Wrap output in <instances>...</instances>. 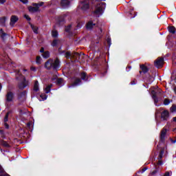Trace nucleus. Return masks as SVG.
<instances>
[{
	"instance_id": "obj_1",
	"label": "nucleus",
	"mask_w": 176,
	"mask_h": 176,
	"mask_svg": "<svg viewBox=\"0 0 176 176\" xmlns=\"http://www.w3.org/2000/svg\"><path fill=\"white\" fill-rule=\"evenodd\" d=\"M58 65H60V61L58 59L55 60L51 59L45 63V67L47 69H52V68L56 69V68H58Z\"/></svg>"
},
{
	"instance_id": "obj_2",
	"label": "nucleus",
	"mask_w": 176,
	"mask_h": 176,
	"mask_svg": "<svg viewBox=\"0 0 176 176\" xmlns=\"http://www.w3.org/2000/svg\"><path fill=\"white\" fill-rule=\"evenodd\" d=\"M43 2H40L38 3H33L32 6L28 7V10L30 13H35V12H39V8L43 6Z\"/></svg>"
},
{
	"instance_id": "obj_3",
	"label": "nucleus",
	"mask_w": 176,
	"mask_h": 176,
	"mask_svg": "<svg viewBox=\"0 0 176 176\" xmlns=\"http://www.w3.org/2000/svg\"><path fill=\"white\" fill-rule=\"evenodd\" d=\"M105 9V3H100L96 6V10L94 11V14L96 17H99L102 14V10Z\"/></svg>"
},
{
	"instance_id": "obj_4",
	"label": "nucleus",
	"mask_w": 176,
	"mask_h": 176,
	"mask_svg": "<svg viewBox=\"0 0 176 176\" xmlns=\"http://www.w3.org/2000/svg\"><path fill=\"white\" fill-rule=\"evenodd\" d=\"M27 85H28V82L25 80L24 77H21V80L19 81V87L20 89H24L27 87Z\"/></svg>"
},
{
	"instance_id": "obj_5",
	"label": "nucleus",
	"mask_w": 176,
	"mask_h": 176,
	"mask_svg": "<svg viewBox=\"0 0 176 176\" xmlns=\"http://www.w3.org/2000/svg\"><path fill=\"white\" fill-rule=\"evenodd\" d=\"M6 100L8 102H12V101L14 100V94L10 91H8L6 94Z\"/></svg>"
},
{
	"instance_id": "obj_6",
	"label": "nucleus",
	"mask_w": 176,
	"mask_h": 176,
	"mask_svg": "<svg viewBox=\"0 0 176 176\" xmlns=\"http://www.w3.org/2000/svg\"><path fill=\"white\" fill-rule=\"evenodd\" d=\"M164 63V60L163 58H160L157 59V60L155 62V65L157 67V68H160V67H162L163 64Z\"/></svg>"
},
{
	"instance_id": "obj_7",
	"label": "nucleus",
	"mask_w": 176,
	"mask_h": 176,
	"mask_svg": "<svg viewBox=\"0 0 176 176\" xmlns=\"http://www.w3.org/2000/svg\"><path fill=\"white\" fill-rule=\"evenodd\" d=\"M80 8L82 9V10H87V8H89V1H84L80 3Z\"/></svg>"
},
{
	"instance_id": "obj_8",
	"label": "nucleus",
	"mask_w": 176,
	"mask_h": 176,
	"mask_svg": "<svg viewBox=\"0 0 176 176\" xmlns=\"http://www.w3.org/2000/svg\"><path fill=\"white\" fill-rule=\"evenodd\" d=\"M19 20V18L16 16H12L10 19V25H14L16 21Z\"/></svg>"
},
{
	"instance_id": "obj_9",
	"label": "nucleus",
	"mask_w": 176,
	"mask_h": 176,
	"mask_svg": "<svg viewBox=\"0 0 176 176\" xmlns=\"http://www.w3.org/2000/svg\"><path fill=\"white\" fill-rule=\"evenodd\" d=\"M161 118L164 120H167V119H168V111H164L163 113L161 114Z\"/></svg>"
},
{
	"instance_id": "obj_10",
	"label": "nucleus",
	"mask_w": 176,
	"mask_h": 176,
	"mask_svg": "<svg viewBox=\"0 0 176 176\" xmlns=\"http://www.w3.org/2000/svg\"><path fill=\"white\" fill-rule=\"evenodd\" d=\"M166 133H167V129H162V131H161V136H160L161 141L164 140V138H166Z\"/></svg>"
},
{
	"instance_id": "obj_11",
	"label": "nucleus",
	"mask_w": 176,
	"mask_h": 176,
	"mask_svg": "<svg viewBox=\"0 0 176 176\" xmlns=\"http://www.w3.org/2000/svg\"><path fill=\"white\" fill-rule=\"evenodd\" d=\"M60 3L63 8H67V6H69V1L68 0H62Z\"/></svg>"
},
{
	"instance_id": "obj_12",
	"label": "nucleus",
	"mask_w": 176,
	"mask_h": 176,
	"mask_svg": "<svg viewBox=\"0 0 176 176\" xmlns=\"http://www.w3.org/2000/svg\"><path fill=\"white\" fill-rule=\"evenodd\" d=\"M93 27H94V24L93 23V22L92 21L88 22V23L87 24V30H91Z\"/></svg>"
},
{
	"instance_id": "obj_13",
	"label": "nucleus",
	"mask_w": 176,
	"mask_h": 176,
	"mask_svg": "<svg viewBox=\"0 0 176 176\" xmlns=\"http://www.w3.org/2000/svg\"><path fill=\"white\" fill-rule=\"evenodd\" d=\"M34 91H38V90H39V83L38 81L34 82Z\"/></svg>"
},
{
	"instance_id": "obj_14",
	"label": "nucleus",
	"mask_w": 176,
	"mask_h": 176,
	"mask_svg": "<svg viewBox=\"0 0 176 176\" xmlns=\"http://www.w3.org/2000/svg\"><path fill=\"white\" fill-rule=\"evenodd\" d=\"M151 94H153V98L154 100V102L155 104H156V102H158L159 100H157V98H156V96H155V91H152Z\"/></svg>"
},
{
	"instance_id": "obj_15",
	"label": "nucleus",
	"mask_w": 176,
	"mask_h": 176,
	"mask_svg": "<svg viewBox=\"0 0 176 176\" xmlns=\"http://www.w3.org/2000/svg\"><path fill=\"white\" fill-rule=\"evenodd\" d=\"M168 31L171 34H175L176 32V30H175V28H174V26L169 27Z\"/></svg>"
},
{
	"instance_id": "obj_16",
	"label": "nucleus",
	"mask_w": 176,
	"mask_h": 176,
	"mask_svg": "<svg viewBox=\"0 0 176 176\" xmlns=\"http://www.w3.org/2000/svg\"><path fill=\"white\" fill-rule=\"evenodd\" d=\"M78 85H80V79H76L72 86L74 87L75 86H78Z\"/></svg>"
},
{
	"instance_id": "obj_17",
	"label": "nucleus",
	"mask_w": 176,
	"mask_h": 176,
	"mask_svg": "<svg viewBox=\"0 0 176 176\" xmlns=\"http://www.w3.org/2000/svg\"><path fill=\"white\" fill-rule=\"evenodd\" d=\"M140 68H141L142 72H144V73L148 72V67H146L145 65H140Z\"/></svg>"
},
{
	"instance_id": "obj_18",
	"label": "nucleus",
	"mask_w": 176,
	"mask_h": 176,
	"mask_svg": "<svg viewBox=\"0 0 176 176\" xmlns=\"http://www.w3.org/2000/svg\"><path fill=\"white\" fill-rule=\"evenodd\" d=\"M65 56L66 58H72V57H74V56H72V54H71V52H66Z\"/></svg>"
},
{
	"instance_id": "obj_19",
	"label": "nucleus",
	"mask_w": 176,
	"mask_h": 176,
	"mask_svg": "<svg viewBox=\"0 0 176 176\" xmlns=\"http://www.w3.org/2000/svg\"><path fill=\"white\" fill-rule=\"evenodd\" d=\"M50 54L49 53V52H45L43 54V57L44 58H48V57H50Z\"/></svg>"
},
{
	"instance_id": "obj_20",
	"label": "nucleus",
	"mask_w": 176,
	"mask_h": 176,
	"mask_svg": "<svg viewBox=\"0 0 176 176\" xmlns=\"http://www.w3.org/2000/svg\"><path fill=\"white\" fill-rule=\"evenodd\" d=\"M52 35L53 38H57V36H58V33L57 32V31L54 30L52 32Z\"/></svg>"
},
{
	"instance_id": "obj_21",
	"label": "nucleus",
	"mask_w": 176,
	"mask_h": 176,
	"mask_svg": "<svg viewBox=\"0 0 176 176\" xmlns=\"http://www.w3.org/2000/svg\"><path fill=\"white\" fill-rule=\"evenodd\" d=\"M40 98H41V99H40V101H45V100L47 98V96L45 94H41L40 96Z\"/></svg>"
},
{
	"instance_id": "obj_22",
	"label": "nucleus",
	"mask_w": 176,
	"mask_h": 176,
	"mask_svg": "<svg viewBox=\"0 0 176 176\" xmlns=\"http://www.w3.org/2000/svg\"><path fill=\"white\" fill-rule=\"evenodd\" d=\"M31 27H32V29L34 31V32L35 34H38V28H36V27H35L34 25H31Z\"/></svg>"
},
{
	"instance_id": "obj_23",
	"label": "nucleus",
	"mask_w": 176,
	"mask_h": 176,
	"mask_svg": "<svg viewBox=\"0 0 176 176\" xmlns=\"http://www.w3.org/2000/svg\"><path fill=\"white\" fill-rule=\"evenodd\" d=\"M57 45H58V40H54L52 43V46L54 47L57 46Z\"/></svg>"
},
{
	"instance_id": "obj_24",
	"label": "nucleus",
	"mask_w": 176,
	"mask_h": 176,
	"mask_svg": "<svg viewBox=\"0 0 176 176\" xmlns=\"http://www.w3.org/2000/svg\"><path fill=\"white\" fill-rule=\"evenodd\" d=\"M41 56H37L36 59V64H41Z\"/></svg>"
},
{
	"instance_id": "obj_25",
	"label": "nucleus",
	"mask_w": 176,
	"mask_h": 176,
	"mask_svg": "<svg viewBox=\"0 0 176 176\" xmlns=\"http://www.w3.org/2000/svg\"><path fill=\"white\" fill-rule=\"evenodd\" d=\"M52 85H49L45 88V93H50Z\"/></svg>"
},
{
	"instance_id": "obj_26",
	"label": "nucleus",
	"mask_w": 176,
	"mask_h": 176,
	"mask_svg": "<svg viewBox=\"0 0 176 176\" xmlns=\"http://www.w3.org/2000/svg\"><path fill=\"white\" fill-rule=\"evenodd\" d=\"M168 104H170V100L168 99H165L164 100V105H168Z\"/></svg>"
},
{
	"instance_id": "obj_27",
	"label": "nucleus",
	"mask_w": 176,
	"mask_h": 176,
	"mask_svg": "<svg viewBox=\"0 0 176 176\" xmlns=\"http://www.w3.org/2000/svg\"><path fill=\"white\" fill-rule=\"evenodd\" d=\"M170 111H171V112H176V106H172L171 107H170Z\"/></svg>"
},
{
	"instance_id": "obj_28",
	"label": "nucleus",
	"mask_w": 176,
	"mask_h": 176,
	"mask_svg": "<svg viewBox=\"0 0 176 176\" xmlns=\"http://www.w3.org/2000/svg\"><path fill=\"white\" fill-rule=\"evenodd\" d=\"M63 78H58V80H57V83H58V85H61V84L63 83Z\"/></svg>"
},
{
	"instance_id": "obj_29",
	"label": "nucleus",
	"mask_w": 176,
	"mask_h": 176,
	"mask_svg": "<svg viewBox=\"0 0 176 176\" xmlns=\"http://www.w3.org/2000/svg\"><path fill=\"white\" fill-rule=\"evenodd\" d=\"M8 118H9V113H7L4 118V122H8Z\"/></svg>"
},
{
	"instance_id": "obj_30",
	"label": "nucleus",
	"mask_w": 176,
	"mask_h": 176,
	"mask_svg": "<svg viewBox=\"0 0 176 176\" xmlns=\"http://www.w3.org/2000/svg\"><path fill=\"white\" fill-rule=\"evenodd\" d=\"M0 35H1V36L3 37L6 34L3 32V30H0Z\"/></svg>"
},
{
	"instance_id": "obj_31",
	"label": "nucleus",
	"mask_w": 176,
	"mask_h": 176,
	"mask_svg": "<svg viewBox=\"0 0 176 176\" xmlns=\"http://www.w3.org/2000/svg\"><path fill=\"white\" fill-rule=\"evenodd\" d=\"M81 78H82L83 80H85V79H86V74L82 73V74H81Z\"/></svg>"
},
{
	"instance_id": "obj_32",
	"label": "nucleus",
	"mask_w": 176,
	"mask_h": 176,
	"mask_svg": "<svg viewBox=\"0 0 176 176\" xmlns=\"http://www.w3.org/2000/svg\"><path fill=\"white\" fill-rule=\"evenodd\" d=\"M153 80H155V78H153V77H150V80H148V83H152V82H153Z\"/></svg>"
},
{
	"instance_id": "obj_33",
	"label": "nucleus",
	"mask_w": 176,
	"mask_h": 176,
	"mask_svg": "<svg viewBox=\"0 0 176 176\" xmlns=\"http://www.w3.org/2000/svg\"><path fill=\"white\" fill-rule=\"evenodd\" d=\"M22 3H28V0H20Z\"/></svg>"
},
{
	"instance_id": "obj_34",
	"label": "nucleus",
	"mask_w": 176,
	"mask_h": 176,
	"mask_svg": "<svg viewBox=\"0 0 176 176\" xmlns=\"http://www.w3.org/2000/svg\"><path fill=\"white\" fill-rule=\"evenodd\" d=\"M70 29H71V25H68V26L65 28V31L68 32V31H69Z\"/></svg>"
},
{
	"instance_id": "obj_35",
	"label": "nucleus",
	"mask_w": 176,
	"mask_h": 176,
	"mask_svg": "<svg viewBox=\"0 0 176 176\" xmlns=\"http://www.w3.org/2000/svg\"><path fill=\"white\" fill-rule=\"evenodd\" d=\"M24 17L27 19V20H31V19L30 18V16L27 14H25Z\"/></svg>"
},
{
	"instance_id": "obj_36",
	"label": "nucleus",
	"mask_w": 176,
	"mask_h": 176,
	"mask_svg": "<svg viewBox=\"0 0 176 176\" xmlns=\"http://www.w3.org/2000/svg\"><path fill=\"white\" fill-rule=\"evenodd\" d=\"M6 0H0V4L3 5V3H6Z\"/></svg>"
},
{
	"instance_id": "obj_37",
	"label": "nucleus",
	"mask_w": 176,
	"mask_h": 176,
	"mask_svg": "<svg viewBox=\"0 0 176 176\" xmlns=\"http://www.w3.org/2000/svg\"><path fill=\"white\" fill-rule=\"evenodd\" d=\"M164 153V151H161V153H160V159H162V156L163 155Z\"/></svg>"
},
{
	"instance_id": "obj_38",
	"label": "nucleus",
	"mask_w": 176,
	"mask_h": 176,
	"mask_svg": "<svg viewBox=\"0 0 176 176\" xmlns=\"http://www.w3.org/2000/svg\"><path fill=\"white\" fill-rule=\"evenodd\" d=\"M107 43H109V46H111V39H107Z\"/></svg>"
},
{
	"instance_id": "obj_39",
	"label": "nucleus",
	"mask_w": 176,
	"mask_h": 176,
	"mask_svg": "<svg viewBox=\"0 0 176 176\" xmlns=\"http://www.w3.org/2000/svg\"><path fill=\"white\" fill-rule=\"evenodd\" d=\"M40 52H41V53H45V49L41 48Z\"/></svg>"
},
{
	"instance_id": "obj_40",
	"label": "nucleus",
	"mask_w": 176,
	"mask_h": 176,
	"mask_svg": "<svg viewBox=\"0 0 176 176\" xmlns=\"http://www.w3.org/2000/svg\"><path fill=\"white\" fill-rule=\"evenodd\" d=\"M5 126H6V129H9V125L6 123H5Z\"/></svg>"
},
{
	"instance_id": "obj_41",
	"label": "nucleus",
	"mask_w": 176,
	"mask_h": 176,
	"mask_svg": "<svg viewBox=\"0 0 176 176\" xmlns=\"http://www.w3.org/2000/svg\"><path fill=\"white\" fill-rule=\"evenodd\" d=\"M164 176H170V173H166Z\"/></svg>"
},
{
	"instance_id": "obj_42",
	"label": "nucleus",
	"mask_w": 176,
	"mask_h": 176,
	"mask_svg": "<svg viewBox=\"0 0 176 176\" xmlns=\"http://www.w3.org/2000/svg\"><path fill=\"white\" fill-rule=\"evenodd\" d=\"M31 69L32 71H35V67H32Z\"/></svg>"
},
{
	"instance_id": "obj_43",
	"label": "nucleus",
	"mask_w": 176,
	"mask_h": 176,
	"mask_svg": "<svg viewBox=\"0 0 176 176\" xmlns=\"http://www.w3.org/2000/svg\"><path fill=\"white\" fill-rule=\"evenodd\" d=\"M173 122H176V117L173 118Z\"/></svg>"
},
{
	"instance_id": "obj_44",
	"label": "nucleus",
	"mask_w": 176,
	"mask_h": 176,
	"mask_svg": "<svg viewBox=\"0 0 176 176\" xmlns=\"http://www.w3.org/2000/svg\"><path fill=\"white\" fill-rule=\"evenodd\" d=\"M2 90V85H0V91Z\"/></svg>"
},
{
	"instance_id": "obj_45",
	"label": "nucleus",
	"mask_w": 176,
	"mask_h": 176,
	"mask_svg": "<svg viewBox=\"0 0 176 176\" xmlns=\"http://www.w3.org/2000/svg\"><path fill=\"white\" fill-rule=\"evenodd\" d=\"M28 127H30V126H31V124H30V123H28Z\"/></svg>"
},
{
	"instance_id": "obj_46",
	"label": "nucleus",
	"mask_w": 176,
	"mask_h": 176,
	"mask_svg": "<svg viewBox=\"0 0 176 176\" xmlns=\"http://www.w3.org/2000/svg\"><path fill=\"white\" fill-rule=\"evenodd\" d=\"M1 20L5 23V19L3 18Z\"/></svg>"
},
{
	"instance_id": "obj_47",
	"label": "nucleus",
	"mask_w": 176,
	"mask_h": 176,
	"mask_svg": "<svg viewBox=\"0 0 176 176\" xmlns=\"http://www.w3.org/2000/svg\"><path fill=\"white\" fill-rule=\"evenodd\" d=\"M173 142V144H175V141H174V142Z\"/></svg>"
},
{
	"instance_id": "obj_48",
	"label": "nucleus",
	"mask_w": 176,
	"mask_h": 176,
	"mask_svg": "<svg viewBox=\"0 0 176 176\" xmlns=\"http://www.w3.org/2000/svg\"><path fill=\"white\" fill-rule=\"evenodd\" d=\"M159 164H162V163H161V162H159Z\"/></svg>"
}]
</instances>
